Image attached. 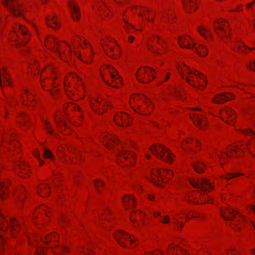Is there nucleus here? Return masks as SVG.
I'll return each mask as SVG.
<instances>
[{
	"label": "nucleus",
	"instance_id": "nucleus-1",
	"mask_svg": "<svg viewBox=\"0 0 255 255\" xmlns=\"http://www.w3.org/2000/svg\"><path fill=\"white\" fill-rule=\"evenodd\" d=\"M190 184L195 188L199 189L200 198L202 202L211 203L212 199L207 195V192L213 190L211 183L206 178H194L190 181Z\"/></svg>",
	"mask_w": 255,
	"mask_h": 255
},
{
	"label": "nucleus",
	"instance_id": "nucleus-2",
	"mask_svg": "<svg viewBox=\"0 0 255 255\" xmlns=\"http://www.w3.org/2000/svg\"><path fill=\"white\" fill-rule=\"evenodd\" d=\"M189 36H183L179 37L178 41L179 45L182 48L188 49H195L197 53L201 56H205L207 55V49L203 45H199V47H196L195 43H190Z\"/></svg>",
	"mask_w": 255,
	"mask_h": 255
},
{
	"label": "nucleus",
	"instance_id": "nucleus-3",
	"mask_svg": "<svg viewBox=\"0 0 255 255\" xmlns=\"http://www.w3.org/2000/svg\"><path fill=\"white\" fill-rule=\"evenodd\" d=\"M8 226L10 232L13 235L15 233H18L20 229L19 223L14 218H11L8 223L7 220L0 213V231L4 232L7 231Z\"/></svg>",
	"mask_w": 255,
	"mask_h": 255
},
{
	"label": "nucleus",
	"instance_id": "nucleus-4",
	"mask_svg": "<svg viewBox=\"0 0 255 255\" xmlns=\"http://www.w3.org/2000/svg\"><path fill=\"white\" fill-rule=\"evenodd\" d=\"M150 150L160 159L167 162H171V153L168 148L161 144L153 145L150 148Z\"/></svg>",
	"mask_w": 255,
	"mask_h": 255
},
{
	"label": "nucleus",
	"instance_id": "nucleus-5",
	"mask_svg": "<svg viewBox=\"0 0 255 255\" xmlns=\"http://www.w3.org/2000/svg\"><path fill=\"white\" fill-rule=\"evenodd\" d=\"M153 69L148 67H141L137 71L136 75L138 81L142 83H147L151 81L150 77L154 79Z\"/></svg>",
	"mask_w": 255,
	"mask_h": 255
},
{
	"label": "nucleus",
	"instance_id": "nucleus-6",
	"mask_svg": "<svg viewBox=\"0 0 255 255\" xmlns=\"http://www.w3.org/2000/svg\"><path fill=\"white\" fill-rule=\"evenodd\" d=\"M45 44L48 49L57 52L62 58L63 56L67 55L65 51L60 49V45L58 41L52 36H48L46 38Z\"/></svg>",
	"mask_w": 255,
	"mask_h": 255
},
{
	"label": "nucleus",
	"instance_id": "nucleus-7",
	"mask_svg": "<svg viewBox=\"0 0 255 255\" xmlns=\"http://www.w3.org/2000/svg\"><path fill=\"white\" fill-rule=\"evenodd\" d=\"M172 174V172L170 170H165L161 172L158 169H153L150 171V177H147V179L149 181L159 186V185L157 183H156L155 180V178H160L161 180L163 181V182H164L163 177L164 176H166L167 177V178L169 179L170 178V176H171Z\"/></svg>",
	"mask_w": 255,
	"mask_h": 255
},
{
	"label": "nucleus",
	"instance_id": "nucleus-8",
	"mask_svg": "<svg viewBox=\"0 0 255 255\" xmlns=\"http://www.w3.org/2000/svg\"><path fill=\"white\" fill-rule=\"evenodd\" d=\"M3 4L15 16H22V10L15 0H2Z\"/></svg>",
	"mask_w": 255,
	"mask_h": 255
},
{
	"label": "nucleus",
	"instance_id": "nucleus-9",
	"mask_svg": "<svg viewBox=\"0 0 255 255\" xmlns=\"http://www.w3.org/2000/svg\"><path fill=\"white\" fill-rule=\"evenodd\" d=\"M107 68L109 72L112 82L113 83H115V85H111L109 82L104 79L105 82L113 87L120 88V86L122 85V83L121 77L118 73L117 71L111 65L108 66Z\"/></svg>",
	"mask_w": 255,
	"mask_h": 255
},
{
	"label": "nucleus",
	"instance_id": "nucleus-10",
	"mask_svg": "<svg viewBox=\"0 0 255 255\" xmlns=\"http://www.w3.org/2000/svg\"><path fill=\"white\" fill-rule=\"evenodd\" d=\"M221 214L223 218L226 221H230L233 219L236 220L237 217L243 218V216L238 211H235L230 208H224L221 209Z\"/></svg>",
	"mask_w": 255,
	"mask_h": 255
},
{
	"label": "nucleus",
	"instance_id": "nucleus-11",
	"mask_svg": "<svg viewBox=\"0 0 255 255\" xmlns=\"http://www.w3.org/2000/svg\"><path fill=\"white\" fill-rule=\"evenodd\" d=\"M114 238L118 243L123 247L126 246L125 241H128L131 244L134 242V238H131L128 233H125L121 231H118L114 234Z\"/></svg>",
	"mask_w": 255,
	"mask_h": 255
},
{
	"label": "nucleus",
	"instance_id": "nucleus-12",
	"mask_svg": "<svg viewBox=\"0 0 255 255\" xmlns=\"http://www.w3.org/2000/svg\"><path fill=\"white\" fill-rule=\"evenodd\" d=\"M227 27H228V23L223 20L219 19L214 23V30L219 36H222L220 32H222L226 38L229 36L227 33L226 28Z\"/></svg>",
	"mask_w": 255,
	"mask_h": 255
},
{
	"label": "nucleus",
	"instance_id": "nucleus-13",
	"mask_svg": "<svg viewBox=\"0 0 255 255\" xmlns=\"http://www.w3.org/2000/svg\"><path fill=\"white\" fill-rule=\"evenodd\" d=\"M220 114L222 118L226 120L225 121L229 124H232L235 123V119L236 117V114L233 110L230 108L223 109L221 111Z\"/></svg>",
	"mask_w": 255,
	"mask_h": 255
},
{
	"label": "nucleus",
	"instance_id": "nucleus-14",
	"mask_svg": "<svg viewBox=\"0 0 255 255\" xmlns=\"http://www.w3.org/2000/svg\"><path fill=\"white\" fill-rule=\"evenodd\" d=\"M190 115V118L194 124L199 126L201 129H204V127L206 126V118L195 113H191Z\"/></svg>",
	"mask_w": 255,
	"mask_h": 255
},
{
	"label": "nucleus",
	"instance_id": "nucleus-15",
	"mask_svg": "<svg viewBox=\"0 0 255 255\" xmlns=\"http://www.w3.org/2000/svg\"><path fill=\"white\" fill-rule=\"evenodd\" d=\"M184 69H179V73L181 76H183V78H184V76L183 75V73L185 72V73L190 74L191 75H194L197 78H200V79H203L204 82L205 81V80L204 79V75L202 73H201L200 72H198L195 70L193 71V70L190 69L189 67L186 66L185 65H184Z\"/></svg>",
	"mask_w": 255,
	"mask_h": 255
},
{
	"label": "nucleus",
	"instance_id": "nucleus-16",
	"mask_svg": "<svg viewBox=\"0 0 255 255\" xmlns=\"http://www.w3.org/2000/svg\"><path fill=\"white\" fill-rule=\"evenodd\" d=\"M104 145L107 146L109 148H116L114 147L115 144H121V141L116 137L111 136L107 137L106 136L103 137V140H102Z\"/></svg>",
	"mask_w": 255,
	"mask_h": 255
},
{
	"label": "nucleus",
	"instance_id": "nucleus-17",
	"mask_svg": "<svg viewBox=\"0 0 255 255\" xmlns=\"http://www.w3.org/2000/svg\"><path fill=\"white\" fill-rule=\"evenodd\" d=\"M183 5L187 12L190 13L197 8L196 0H182Z\"/></svg>",
	"mask_w": 255,
	"mask_h": 255
},
{
	"label": "nucleus",
	"instance_id": "nucleus-18",
	"mask_svg": "<svg viewBox=\"0 0 255 255\" xmlns=\"http://www.w3.org/2000/svg\"><path fill=\"white\" fill-rule=\"evenodd\" d=\"M128 116L126 113H120L115 115L114 116V121L116 124L119 126L124 125L127 126V120L128 119Z\"/></svg>",
	"mask_w": 255,
	"mask_h": 255
},
{
	"label": "nucleus",
	"instance_id": "nucleus-19",
	"mask_svg": "<svg viewBox=\"0 0 255 255\" xmlns=\"http://www.w3.org/2000/svg\"><path fill=\"white\" fill-rule=\"evenodd\" d=\"M234 96L230 94H229V95H228V94L225 93L218 94L215 96V97L213 99V101L214 102L217 104H221L224 103L226 101L234 99Z\"/></svg>",
	"mask_w": 255,
	"mask_h": 255
},
{
	"label": "nucleus",
	"instance_id": "nucleus-20",
	"mask_svg": "<svg viewBox=\"0 0 255 255\" xmlns=\"http://www.w3.org/2000/svg\"><path fill=\"white\" fill-rule=\"evenodd\" d=\"M69 6L71 10V15L74 20H78L80 18V9L77 5L73 2L70 1Z\"/></svg>",
	"mask_w": 255,
	"mask_h": 255
},
{
	"label": "nucleus",
	"instance_id": "nucleus-21",
	"mask_svg": "<svg viewBox=\"0 0 255 255\" xmlns=\"http://www.w3.org/2000/svg\"><path fill=\"white\" fill-rule=\"evenodd\" d=\"M18 31L24 36L25 38L21 41H18L16 42V44L18 46H21L22 45L25 44L28 41V39L27 38V36L29 35V32L27 31V30L23 27L22 25L19 24L18 25Z\"/></svg>",
	"mask_w": 255,
	"mask_h": 255
},
{
	"label": "nucleus",
	"instance_id": "nucleus-22",
	"mask_svg": "<svg viewBox=\"0 0 255 255\" xmlns=\"http://www.w3.org/2000/svg\"><path fill=\"white\" fill-rule=\"evenodd\" d=\"M46 23L48 26L54 29H57L59 27L58 21L55 15H52L47 17L46 19Z\"/></svg>",
	"mask_w": 255,
	"mask_h": 255
},
{
	"label": "nucleus",
	"instance_id": "nucleus-23",
	"mask_svg": "<svg viewBox=\"0 0 255 255\" xmlns=\"http://www.w3.org/2000/svg\"><path fill=\"white\" fill-rule=\"evenodd\" d=\"M5 82L8 85H11V83L9 81V77L5 71V68H3L2 71H0V84L2 86V82Z\"/></svg>",
	"mask_w": 255,
	"mask_h": 255
},
{
	"label": "nucleus",
	"instance_id": "nucleus-24",
	"mask_svg": "<svg viewBox=\"0 0 255 255\" xmlns=\"http://www.w3.org/2000/svg\"><path fill=\"white\" fill-rule=\"evenodd\" d=\"M204 166L205 165L201 160H198L193 163V167L195 170L199 173L203 172Z\"/></svg>",
	"mask_w": 255,
	"mask_h": 255
},
{
	"label": "nucleus",
	"instance_id": "nucleus-25",
	"mask_svg": "<svg viewBox=\"0 0 255 255\" xmlns=\"http://www.w3.org/2000/svg\"><path fill=\"white\" fill-rule=\"evenodd\" d=\"M123 203L125 208L131 207L134 205V200L128 195L125 196L123 198Z\"/></svg>",
	"mask_w": 255,
	"mask_h": 255
},
{
	"label": "nucleus",
	"instance_id": "nucleus-26",
	"mask_svg": "<svg viewBox=\"0 0 255 255\" xmlns=\"http://www.w3.org/2000/svg\"><path fill=\"white\" fill-rule=\"evenodd\" d=\"M117 154L120 155L121 156H123L125 159H128L129 158H131L134 159V154L132 152H128L127 150H124L123 148L122 151H120L119 149H118Z\"/></svg>",
	"mask_w": 255,
	"mask_h": 255
},
{
	"label": "nucleus",
	"instance_id": "nucleus-27",
	"mask_svg": "<svg viewBox=\"0 0 255 255\" xmlns=\"http://www.w3.org/2000/svg\"><path fill=\"white\" fill-rule=\"evenodd\" d=\"M198 32L205 38L209 36L210 35V31L206 27L200 26L197 28Z\"/></svg>",
	"mask_w": 255,
	"mask_h": 255
},
{
	"label": "nucleus",
	"instance_id": "nucleus-28",
	"mask_svg": "<svg viewBox=\"0 0 255 255\" xmlns=\"http://www.w3.org/2000/svg\"><path fill=\"white\" fill-rule=\"evenodd\" d=\"M58 239V237L56 235H47L45 238L44 243L47 244L49 241H56Z\"/></svg>",
	"mask_w": 255,
	"mask_h": 255
},
{
	"label": "nucleus",
	"instance_id": "nucleus-29",
	"mask_svg": "<svg viewBox=\"0 0 255 255\" xmlns=\"http://www.w3.org/2000/svg\"><path fill=\"white\" fill-rule=\"evenodd\" d=\"M147 46L148 49L150 51H152L154 54H155L158 55H161L162 54V52H160L159 51L158 49H154L153 48V47L152 45H150V44H147Z\"/></svg>",
	"mask_w": 255,
	"mask_h": 255
},
{
	"label": "nucleus",
	"instance_id": "nucleus-30",
	"mask_svg": "<svg viewBox=\"0 0 255 255\" xmlns=\"http://www.w3.org/2000/svg\"><path fill=\"white\" fill-rule=\"evenodd\" d=\"M20 172L23 173V172L25 170H28V167L24 163L20 162L18 164Z\"/></svg>",
	"mask_w": 255,
	"mask_h": 255
},
{
	"label": "nucleus",
	"instance_id": "nucleus-31",
	"mask_svg": "<svg viewBox=\"0 0 255 255\" xmlns=\"http://www.w3.org/2000/svg\"><path fill=\"white\" fill-rule=\"evenodd\" d=\"M49 186L47 185H43L39 187L38 192H40L41 191H45L46 195H49Z\"/></svg>",
	"mask_w": 255,
	"mask_h": 255
},
{
	"label": "nucleus",
	"instance_id": "nucleus-32",
	"mask_svg": "<svg viewBox=\"0 0 255 255\" xmlns=\"http://www.w3.org/2000/svg\"><path fill=\"white\" fill-rule=\"evenodd\" d=\"M236 46L237 47L238 50L240 51H244V48L247 49L249 48L248 47L245 46L243 43L237 42L236 43Z\"/></svg>",
	"mask_w": 255,
	"mask_h": 255
},
{
	"label": "nucleus",
	"instance_id": "nucleus-33",
	"mask_svg": "<svg viewBox=\"0 0 255 255\" xmlns=\"http://www.w3.org/2000/svg\"><path fill=\"white\" fill-rule=\"evenodd\" d=\"M43 156L46 158H50L52 159L54 158L51 151L47 149H44L43 151Z\"/></svg>",
	"mask_w": 255,
	"mask_h": 255
},
{
	"label": "nucleus",
	"instance_id": "nucleus-34",
	"mask_svg": "<svg viewBox=\"0 0 255 255\" xmlns=\"http://www.w3.org/2000/svg\"><path fill=\"white\" fill-rule=\"evenodd\" d=\"M5 184L0 182V198H2V194H5Z\"/></svg>",
	"mask_w": 255,
	"mask_h": 255
},
{
	"label": "nucleus",
	"instance_id": "nucleus-35",
	"mask_svg": "<svg viewBox=\"0 0 255 255\" xmlns=\"http://www.w3.org/2000/svg\"><path fill=\"white\" fill-rule=\"evenodd\" d=\"M94 184L96 188H97L98 192H99V188L104 185L103 182L101 181L99 179H97L94 181Z\"/></svg>",
	"mask_w": 255,
	"mask_h": 255
},
{
	"label": "nucleus",
	"instance_id": "nucleus-36",
	"mask_svg": "<svg viewBox=\"0 0 255 255\" xmlns=\"http://www.w3.org/2000/svg\"><path fill=\"white\" fill-rule=\"evenodd\" d=\"M240 174H240V173H229L225 177V178L226 179H229L232 178L233 177H237V176H239Z\"/></svg>",
	"mask_w": 255,
	"mask_h": 255
},
{
	"label": "nucleus",
	"instance_id": "nucleus-37",
	"mask_svg": "<svg viewBox=\"0 0 255 255\" xmlns=\"http://www.w3.org/2000/svg\"><path fill=\"white\" fill-rule=\"evenodd\" d=\"M21 191H20L21 193V195L20 196H18V198L20 203H22L23 202V198H24V192L25 191V189L24 188L22 187L21 188Z\"/></svg>",
	"mask_w": 255,
	"mask_h": 255
},
{
	"label": "nucleus",
	"instance_id": "nucleus-38",
	"mask_svg": "<svg viewBox=\"0 0 255 255\" xmlns=\"http://www.w3.org/2000/svg\"><path fill=\"white\" fill-rule=\"evenodd\" d=\"M242 133L243 134H251V135H255V133H254V132L251 130V129H247V130H244L242 131Z\"/></svg>",
	"mask_w": 255,
	"mask_h": 255
},
{
	"label": "nucleus",
	"instance_id": "nucleus-39",
	"mask_svg": "<svg viewBox=\"0 0 255 255\" xmlns=\"http://www.w3.org/2000/svg\"><path fill=\"white\" fill-rule=\"evenodd\" d=\"M175 249V247L171 245L167 249V255H170L171 254H173V250Z\"/></svg>",
	"mask_w": 255,
	"mask_h": 255
},
{
	"label": "nucleus",
	"instance_id": "nucleus-40",
	"mask_svg": "<svg viewBox=\"0 0 255 255\" xmlns=\"http://www.w3.org/2000/svg\"><path fill=\"white\" fill-rule=\"evenodd\" d=\"M123 20H124V22L125 23V24H126L124 26V27L126 29V30H127V31H128V27H133V26L129 24L128 23V22L125 19H123Z\"/></svg>",
	"mask_w": 255,
	"mask_h": 255
},
{
	"label": "nucleus",
	"instance_id": "nucleus-41",
	"mask_svg": "<svg viewBox=\"0 0 255 255\" xmlns=\"http://www.w3.org/2000/svg\"><path fill=\"white\" fill-rule=\"evenodd\" d=\"M45 129L47 130V132H48L49 133H52V130L50 129V126L48 122L45 121Z\"/></svg>",
	"mask_w": 255,
	"mask_h": 255
},
{
	"label": "nucleus",
	"instance_id": "nucleus-42",
	"mask_svg": "<svg viewBox=\"0 0 255 255\" xmlns=\"http://www.w3.org/2000/svg\"><path fill=\"white\" fill-rule=\"evenodd\" d=\"M0 250H3V244H4V238L0 234Z\"/></svg>",
	"mask_w": 255,
	"mask_h": 255
},
{
	"label": "nucleus",
	"instance_id": "nucleus-43",
	"mask_svg": "<svg viewBox=\"0 0 255 255\" xmlns=\"http://www.w3.org/2000/svg\"><path fill=\"white\" fill-rule=\"evenodd\" d=\"M247 68H250L251 70H255V61L251 62L249 65L247 66Z\"/></svg>",
	"mask_w": 255,
	"mask_h": 255
},
{
	"label": "nucleus",
	"instance_id": "nucleus-44",
	"mask_svg": "<svg viewBox=\"0 0 255 255\" xmlns=\"http://www.w3.org/2000/svg\"><path fill=\"white\" fill-rule=\"evenodd\" d=\"M21 117H22V120L23 121H20L19 124H21L22 126H23L24 124H25L26 119V116L25 115L23 114L22 115H21Z\"/></svg>",
	"mask_w": 255,
	"mask_h": 255
},
{
	"label": "nucleus",
	"instance_id": "nucleus-45",
	"mask_svg": "<svg viewBox=\"0 0 255 255\" xmlns=\"http://www.w3.org/2000/svg\"><path fill=\"white\" fill-rule=\"evenodd\" d=\"M186 80L187 82L188 83H189V84H190L191 85H192V86H194V87H195L196 88L197 87V86L195 85L194 83H192L193 81H192L190 78H186Z\"/></svg>",
	"mask_w": 255,
	"mask_h": 255
},
{
	"label": "nucleus",
	"instance_id": "nucleus-46",
	"mask_svg": "<svg viewBox=\"0 0 255 255\" xmlns=\"http://www.w3.org/2000/svg\"><path fill=\"white\" fill-rule=\"evenodd\" d=\"M157 41H156V42L157 43H158V44H159V45H161V43H160V41H161V42H163V43H165V42H166L164 39H162L160 38V37H159V36H157Z\"/></svg>",
	"mask_w": 255,
	"mask_h": 255
},
{
	"label": "nucleus",
	"instance_id": "nucleus-47",
	"mask_svg": "<svg viewBox=\"0 0 255 255\" xmlns=\"http://www.w3.org/2000/svg\"><path fill=\"white\" fill-rule=\"evenodd\" d=\"M163 223H168L169 222V218L168 216H165L163 218V220L161 221Z\"/></svg>",
	"mask_w": 255,
	"mask_h": 255
},
{
	"label": "nucleus",
	"instance_id": "nucleus-48",
	"mask_svg": "<svg viewBox=\"0 0 255 255\" xmlns=\"http://www.w3.org/2000/svg\"><path fill=\"white\" fill-rule=\"evenodd\" d=\"M37 255H44L45 253L43 250L37 249Z\"/></svg>",
	"mask_w": 255,
	"mask_h": 255
},
{
	"label": "nucleus",
	"instance_id": "nucleus-49",
	"mask_svg": "<svg viewBox=\"0 0 255 255\" xmlns=\"http://www.w3.org/2000/svg\"><path fill=\"white\" fill-rule=\"evenodd\" d=\"M55 120L56 124L57 125H59V126H60V123H59V122H60V120H61V118H60V117L58 118V117L55 116Z\"/></svg>",
	"mask_w": 255,
	"mask_h": 255
},
{
	"label": "nucleus",
	"instance_id": "nucleus-50",
	"mask_svg": "<svg viewBox=\"0 0 255 255\" xmlns=\"http://www.w3.org/2000/svg\"><path fill=\"white\" fill-rule=\"evenodd\" d=\"M249 209H251L255 212V205H251L250 207H249Z\"/></svg>",
	"mask_w": 255,
	"mask_h": 255
},
{
	"label": "nucleus",
	"instance_id": "nucleus-51",
	"mask_svg": "<svg viewBox=\"0 0 255 255\" xmlns=\"http://www.w3.org/2000/svg\"><path fill=\"white\" fill-rule=\"evenodd\" d=\"M174 93H175V96L176 97H178L180 96L179 93L176 89H174Z\"/></svg>",
	"mask_w": 255,
	"mask_h": 255
},
{
	"label": "nucleus",
	"instance_id": "nucleus-52",
	"mask_svg": "<svg viewBox=\"0 0 255 255\" xmlns=\"http://www.w3.org/2000/svg\"><path fill=\"white\" fill-rule=\"evenodd\" d=\"M62 249H63V251L65 252H68L69 251V249H68V248H67L66 247H63Z\"/></svg>",
	"mask_w": 255,
	"mask_h": 255
},
{
	"label": "nucleus",
	"instance_id": "nucleus-53",
	"mask_svg": "<svg viewBox=\"0 0 255 255\" xmlns=\"http://www.w3.org/2000/svg\"><path fill=\"white\" fill-rule=\"evenodd\" d=\"M134 40V37L132 36H130L129 37V41L131 42L133 41Z\"/></svg>",
	"mask_w": 255,
	"mask_h": 255
},
{
	"label": "nucleus",
	"instance_id": "nucleus-54",
	"mask_svg": "<svg viewBox=\"0 0 255 255\" xmlns=\"http://www.w3.org/2000/svg\"><path fill=\"white\" fill-rule=\"evenodd\" d=\"M175 220H176V223L178 224V222H177V219H175ZM179 227L180 228H181L183 226V223H179Z\"/></svg>",
	"mask_w": 255,
	"mask_h": 255
},
{
	"label": "nucleus",
	"instance_id": "nucleus-55",
	"mask_svg": "<svg viewBox=\"0 0 255 255\" xmlns=\"http://www.w3.org/2000/svg\"><path fill=\"white\" fill-rule=\"evenodd\" d=\"M67 55H68V56H69V57H70V56H71V49H70V48L69 49V51H68V52Z\"/></svg>",
	"mask_w": 255,
	"mask_h": 255
},
{
	"label": "nucleus",
	"instance_id": "nucleus-56",
	"mask_svg": "<svg viewBox=\"0 0 255 255\" xmlns=\"http://www.w3.org/2000/svg\"><path fill=\"white\" fill-rule=\"evenodd\" d=\"M100 103V102L99 101V100H97L96 101V103H95V107H97V105H98V104H99Z\"/></svg>",
	"mask_w": 255,
	"mask_h": 255
},
{
	"label": "nucleus",
	"instance_id": "nucleus-57",
	"mask_svg": "<svg viewBox=\"0 0 255 255\" xmlns=\"http://www.w3.org/2000/svg\"><path fill=\"white\" fill-rule=\"evenodd\" d=\"M198 216H199V214H197V213H196L195 214L194 213H193V217H197Z\"/></svg>",
	"mask_w": 255,
	"mask_h": 255
},
{
	"label": "nucleus",
	"instance_id": "nucleus-58",
	"mask_svg": "<svg viewBox=\"0 0 255 255\" xmlns=\"http://www.w3.org/2000/svg\"><path fill=\"white\" fill-rule=\"evenodd\" d=\"M255 1V0L253 2L249 3L248 5V7L249 8L250 6H251L253 4V3H254Z\"/></svg>",
	"mask_w": 255,
	"mask_h": 255
},
{
	"label": "nucleus",
	"instance_id": "nucleus-59",
	"mask_svg": "<svg viewBox=\"0 0 255 255\" xmlns=\"http://www.w3.org/2000/svg\"><path fill=\"white\" fill-rule=\"evenodd\" d=\"M34 156H35V157H38V156H39V154L38 153V152H34Z\"/></svg>",
	"mask_w": 255,
	"mask_h": 255
},
{
	"label": "nucleus",
	"instance_id": "nucleus-60",
	"mask_svg": "<svg viewBox=\"0 0 255 255\" xmlns=\"http://www.w3.org/2000/svg\"><path fill=\"white\" fill-rule=\"evenodd\" d=\"M135 98H137L138 99V98L141 99V98H144V97L143 96H139V95L136 96Z\"/></svg>",
	"mask_w": 255,
	"mask_h": 255
},
{
	"label": "nucleus",
	"instance_id": "nucleus-61",
	"mask_svg": "<svg viewBox=\"0 0 255 255\" xmlns=\"http://www.w3.org/2000/svg\"><path fill=\"white\" fill-rule=\"evenodd\" d=\"M39 160L40 161V165H42L43 164V162L40 158H39Z\"/></svg>",
	"mask_w": 255,
	"mask_h": 255
},
{
	"label": "nucleus",
	"instance_id": "nucleus-62",
	"mask_svg": "<svg viewBox=\"0 0 255 255\" xmlns=\"http://www.w3.org/2000/svg\"><path fill=\"white\" fill-rule=\"evenodd\" d=\"M88 255V254L86 253H85V252H83V251L81 252V255Z\"/></svg>",
	"mask_w": 255,
	"mask_h": 255
},
{
	"label": "nucleus",
	"instance_id": "nucleus-63",
	"mask_svg": "<svg viewBox=\"0 0 255 255\" xmlns=\"http://www.w3.org/2000/svg\"><path fill=\"white\" fill-rule=\"evenodd\" d=\"M154 215H155V217H157V216L160 215V213L156 212V213H155Z\"/></svg>",
	"mask_w": 255,
	"mask_h": 255
},
{
	"label": "nucleus",
	"instance_id": "nucleus-64",
	"mask_svg": "<svg viewBox=\"0 0 255 255\" xmlns=\"http://www.w3.org/2000/svg\"><path fill=\"white\" fill-rule=\"evenodd\" d=\"M149 199L152 200L154 198V197L153 196H150L148 197Z\"/></svg>",
	"mask_w": 255,
	"mask_h": 255
}]
</instances>
